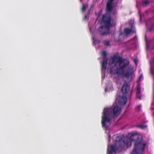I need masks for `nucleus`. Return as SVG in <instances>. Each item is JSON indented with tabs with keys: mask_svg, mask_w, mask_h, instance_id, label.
I'll list each match as a JSON object with an SVG mask.
<instances>
[{
	"mask_svg": "<svg viewBox=\"0 0 154 154\" xmlns=\"http://www.w3.org/2000/svg\"><path fill=\"white\" fill-rule=\"evenodd\" d=\"M129 63V61L126 59H123L118 54H114L111 58L109 62V66L114 64V66L111 67L110 72L112 74L122 75L124 74V68Z\"/></svg>",
	"mask_w": 154,
	"mask_h": 154,
	"instance_id": "nucleus-1",
	"label": "nucleus"
},
{
	"mask_svg": "<svg viewBox=\"0 0 154 154\" xmlns=\"http://www.w3.org/2000/svg\"><path fill=\"white\" fill-rule=\"evenodd\" d=\"M121 108L117 106H115L112 110L110 109L105 108L103 112L102 117V127L107 130L111 124L110 118L112 115L117 116L119 115L121 112Z\"/></svg>",
	"mask_w": 154,
	"mask_h": 154,
	"instance_id": "nucleus-2",
	"label": "nucleus"
},
{
	"mask_svg": "<svg viewBox=\"0 0 154 154\" xmlns=\"http://www.w3.org/2000/svg\"><path fill=\"white\" fill-rule=\"evenodd\" d=\"M112 18L111 15L108 13H105L103 15L101 23L103 25L98 28V31L101 35H106L109 34L110 28L113 26L111 23Z\"/></svg>",
	"mask_w": 154,
	"mask_h": 154,
	"instance_id": "nucleus-3",
	"label": "nucleus"
},
{
	"mask_svg": "<svg viewBox=\"0 0 154 154\" xmlns=\"http://www.w3.org/2000/svg\"><path fill=\"white\" fill-rule=\"evenodd\" d=\"M129 141L130 142L134 141V148L131 154H141L145 148L146 143L142 139H140L138 135L129 134Z\"/></svg>",
	"mask_w": 154,
	"mask_h": 154,
	"instance_id": "nucleus-4",
	"label": "nucleus"
},
{
	"mask_svg": "<svg viewBox=\"0 0 154 154\" xmlns=\"http://www.w3.org/2000/svg\"><path fill=\"white\" fill-rule=\"evenodd\" d=\"M129 143L127 138H125L121 140L119 139L118 142L119 147L122 148H124L126 146L128 147Z\"/></svg>",
	"mask_w": 154,
	"mask_h": 154,
	"instance_id": "nucleus-5",
	"label": "nucleus"
},
{
	"mask_svg": "<svg viewBox=\"0 0 154 154\" xmlns=\"http://www.w3.org/2000/svg\"><path fill=\"white\" fill-rule=\"evenodd\" d=\"M130 87L126 82H124L121 88V91L123 96H127V95L129 91Z\"/></svg>",
	"mask_w": 154,
	"mask_h": 154,
	"instance_id": "nucleus-6",
	"label": "nucleus"
},
{
	"mask_svg": "<svg viewBox=\"0 0 154 154\" xmlns=\"http://www.w3.org/2000/svg\"><path fill=\"white\" fill-rule=\"evenodd\" d=\"M114 1V0H108L106 6L105 13H108V14H110L113 8V6L112 5V3Z\"/></svg>",
	"mask_w": 154,
	"mask_h": 154,
	"instance_id": "nucleus-7",
	"label": "nucleus"
},
{
	"mask_svg": "<svg viewBox=\"0 0 154 154\" xmlns=\"http://www.w3.org/2000/svg\"><path fill=\"white\" fill-rule=\"evenodd\" d=\"M117 149V147L116 145L112 144L108 146L107 154H112Z\"/></svg>",
	"mask_w": 154,
	"mask_h": 154,
	"instance_id": "nucleus-8",
	"label": "nucleus"
},
{
	"mask_svg": "<svg viewBox=\"0 0 154 154\" xmlns=\"http://www.w3.org/2000/svg\"><path fill=\"white\" fill-rule=\"evenodd\" d=\"M127 96H122V97H119L118 98V102L120 105H124L126 102Z\"/></svg>",
	"mask_w": 154,
	"mask_h": 154,
	"instance_id": "nucleus-9",
	"label": "nucleus"
},
{
	"mask_svg": "<svg viewBox=\"0 0 154 154\" xmlns=\"http://www.w3.org/2000/svg\"><path fill=\"white\" fill-rule=\"evenodd\" d=\"M108 60V59H103V62L101 65V70L102 71H105L106 69L107 64Z\"/></svg>",
	"mask_w": 154,
	"mask_h": 154,
	"instance_id": "nucleus-10",
	"label": "nucleus"
},
{
	"mask_svg": "<svg viewBox=\"0 0 154 154\" xmlns=\"http://www.w3.org/2000/svg\"><path fill=\"white\" fill-rule=\"evenodd\" d=\"M132 73L131 72H125V73L124 72L123 75H124V76L125 78L127 79H128L130 77H131V78H132Z\"/></svg>",
	"mask_w": 154,
	"mask_h": 154,
	"instance_id": "nucleus-11",
	"label": "nucleus"
},
{
	"mask_svg": "<svg viewBox=\"0 0 154 154\" xmlns=\"http://www.w3.org/2000/svg\"><path fill=\"white\" fill-rule=\"evenodd\" d=\"M132 32V30L128 28H126L124 29V32L126 35L129 34Z\"/></svg>",
	"mask_w": 154,
	"mask_h": 154,
	"instance_id": "nucleus-12",
	"label": "nucleus"
},
{
	"mask_svg": "<svg viewBox=\"0 0 154 154\" xmlns=\"http://www.w3.org/2000/svg\"><path fill=\"white\" fill-rule=\"evenodd\" d=\"M88 4L87 3L83 5L81 8V11L83 13H84L86 9L88 7Z\"/></svg>",
	"mask_w": 154,
	"mask_h": 154,
	"instance_id": "nucleus-13",
	"label": "nucleus"
},
{
	"mask_svg": "<svg viewBox=\"0 0 154 154\" xmlns=\"http://www.w3.org/2000/svg\"><path fill=\"white\" fill-rule=\"evenodd\" d=\"M149 3V2L147 0H144L142 2V5L144 6H145L148 5Z\"/></svg>",
	"mask_w": 154,
	"mask_h": 154,
	"instance_id": "nucleus-14",
	"label": "nucleus"
},
{
	"mask_svg": "<svg viewBox=\"0 0 154 154\" xmlns=\"http://www.w3.org/2000/svg\"><path fill=\"white\" fill-rule=\"evenodd\" d=\"M141 93V88L140 85L138 84L137 86V89L136 93L140 94Z\"/></svg>",
	"mask_w": 154,
	"mask_h": 154,
	"instance_id": "nucleus-15",
	"label": "nucleus"
},
{
	"mask_svg": "<svg viewBox=\"0 0 154 154\" xmlns=\"http://www.w3.org/2000/svg\"><path fill=\"white\" fill-rule=\"evenodd\" d=\"M150 73L152 75H154V66L151 65L150 69Z\"/></svg>",
	"mask_w": 154,
	"mask_h": 154,
	"instance_id": "nucleus-16",
	"label": "nucleus"
},
{
	"mask_svg": "<svg viewBox=\"0 0 154 154\" xmlns=\"http://www.w3.org/2000/svg\"><path fill=\"white\" fill-rule=\"evenodd\" d=\"M102 56L103 57V60L104 59H108L107 58H106V56L107 55V54L105 51H103L102 53Z\"/></svg>",
	"mask_w": 154,
	"mask_h": 154,
	"instance_id": "nucleus-17",
	"label": "nucleus"
},
{
	"mask_svg": "<svg viewBox=\"0 0 154 154\" xmlns=\"http://www.w3.org/2000/svg\"><path fill=\"white\" fill-rule=\"evenodd\" d=\"M103 43L105 45L108 46L109 45V41H103Z\"/></svg>",
	"mask_w": 154,
	"mask_h": 154,
	"instance_id": "nucleus-18",
	"label": "nucleus"
},
{
	"mask_svg": "<svg viewBox=\"0 0 154 154\" xmlns=\"http://www.w3.org/2000/svg\"><path fill=\"white\" fill-rule=\"evenodd\" d=\"M142 95H140V94L136 93V97L137 98L140 100L141 99Z\"/></svg>",
	"mask_w": 154,
	"mask_h": 154,
	"instance_id": "nucleus-19",
	"label": "nucleus"
},
{
	"mask_svg": "<svg viewBox=\"0 0 154 154\" xmlns=\"http://www.w3.org/2000/svg\"><path fill=\"white\" fill-rule=\"evenodd\" d=\"M153 27H154V25L152 24L151 25L150 28H148V29L149 31H151L153 30Z\"/></svg>",
	"mask_w": 154,
	"mask_h": 154,
	"instance_id": "nucleus-20",
	"label": "nucleus"
},
{
	"mask_svg": "<svg viewBox=\"0 0 154 154\" xmlns=\"http://www.w3.org/2000/svg\"><path fill=\"white\" fill-rule=\"evenodd\" d=\"M147 126L146 125H141L140 126V127L141 128H144L146 127Z\"/></svg>",
	"mask_w": 154,
	"mask_h": 154,
	"instance_id": "nucleus-21",
	"label": "nucleus"
},
{
	"mask_svg": "<svg viewBox=\"0 0 154 154\" xmlns=\"http://www.w3.org/2000/svg\"><path fill=\"white\" fill-rule=\"evenodd\" d=\"M140 105H139L137 106L136 107V109L137 110H140Z\"/></svg>",
	"mask_w": 154,
	"mask_h": 154,
	"instance_id": "nucleus-22",
	"label": "nucleus"
},
{
	"mask_svg": "<svg viewBox=\"0 0 154 154\" xmlns=\"http://www.w3.org/2000/svg\"><path fill=\"white\" fill-rule=\"evenodd\" d=\"M91 9H90L87 12V15H89V14H90V12H91Z\"/></svg>",
	"mask_w": 154,
	"mask_h": 154,
	"instance_id": "nucleus-23",
	"label": "nucleus"
},
{
	"mask_svg": "<svg viewBox=\"0 0 154 154\" xmlns=\"http://www.w3.org/2000/svg\"><path fill=\"white\" fill-rule=\"evenodd\" d=\"M88 17V15H85V16L84 17V20H86L88 17Z\"/></svg>",
	"mask_w": 154,
	"mask_h": 154,
	"instance_id": "nucleus-24",
	"label": "nucleus"
},
{
	"mask_svg": "<svg viewBox=\"0 0 154 154\" xmlns=\"http://www.w3.org/2000/svg\"><path fill=\"white\" fill-rule=\"evenodd\" d=\"M131 32H132L133 33H136V31L135 29H134L132 30Z\"/></svg>",
	"mask_w": 154,
	"mask_h": 154,
	"instance_id": "nucleus-25",
	"label": "nucleus"
},
{
	"mask_svg": "<svg viewBox=\"0 0 154 154\" xmlns=\"http://www.w3.org/2000/svg\"><path fill=\"white\" fill-rule=\"evenodd\" d=\"M141 76H142L141 75V76H140V78H141Z\"/></svg>",
	"mask_w": 154,
	"mask_h": 154,
	"instance_id": "nucleus-26",
	"label": "nucleus"
},
{
	"mask_svg": "<svg viewBox=\"0 0 154 154\" xmlns=\"http://www.w3.org/2000/svg\"><path fill=\"white\" fill-rule=\"evenodd\" d=\"M131 143H130V146L131 145Z\"/></svg>",
	"mask_w": 154,
	"mask_h": 154,
	"instance_id": "nucleus-27",
	"label": "nucleus"
},
{
	"mask_svg": "<svg viewBox=\"0 0 154 154\" xmlns=\"http://www.w3.org/2000/svg\"><path fill=\"white\" fill-rule=\"evenodd\" d=\"M109 137H110V136L109 135Z\"/></svg>",
	"mask_w": 154,
	"mask_h": 154,
	"instance_id": "nucleus-28",
	"label": "nucleus"
},
{
	"mask_svg": "<svg viewBox=\"0 0 154 154\" xmlns=\"http://www.w3.org/2000/svg\"><path fill=\"white\" fill-rule=\"evenodd\" d=\"M153 48H154V46H153Z\"/></svg>",
	"mask_w": 154,
	"mask_h": 154,
	"instance_id": "nucleus-29",
	"label": "nucleus"
}]
</instances>
